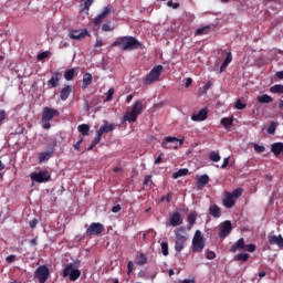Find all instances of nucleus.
Masks as SVG:
<instances>
[{"mask_svg":"<svg viewBox=\"0 0 283 283\" xmlns=\"http://www.w3.org/2000/svg\"><path fill=\"white\" fill-rule=\"evenodd\" d=\"M112 46H119L123 51L138 50L143 45L133 36H123L115 41Z\"/></svg>","mask_w":283,"mask_h":283,"instance_id":"obj_1","label":"nucleus"},{"mask_svg":"<svg viewBox=\"0 0 283 283\" xmlns=\"http://www.w3.org/2000/svg\"><path fill=\"white\" fill-rule=\"evenodd\" d=\"M59 115H61V112L59 109H54L52 107H44L42 111V127L44 129L52 128V124L50 122Z\"/></svg>","mask_w":283,"mask_h":283,"instance_id":"obj_2","label":"nucleus"},{"mask_svg":"<svg viewBox=\"0 0 283 283\" xmlns=\"http://www.w3.org/2000/svg\"><path fill=\"white\" fill-rule=\"evenodd\" d=\"M187 240L188 235L184 227L175 230V250L177 252H181L185 249Z\"/></svg>","mask_w":283,"mask_h":283,"instance_id":"obj_3","label":"nucleus"},{"mask_svg":"<svg viewBox=\"0 0 283 283\" xmlns=\"http://www.w3.org/2000/svg\"><path fill=\"white\" fill-rule=\"evenodd\" d=\"M163 65H157L155 66L149 74L146 76V78L144 80V84L145 85H150L153 83H155L156 81L159 80L161 73H163Z\"/></svg>","mask_w":283,"mask_h":283,"instance_id":"obj_4","label":"nucleus"},{"mask_svg":"<svg viewBox=\"0 0 283 283\" xmlns=\"http://www.w3.org/2000/svg\"><path fill=\"white\" fill-rule=\"evenodd\" d=\"M205 238L201 231L197 230L192 239V251L200 253L205 249Z\"/></svg>","mask_w":283,"mask_h":283,"instance_id":"obj_5","label":"nucleus"},{"mask_svg":"<svg viewBox=\"0 0 283 283\" xmlns=\"http://www.w3.org/2000/svg\"><path fill=\"white\" fill-rule=\"evenodd\" d=\"M32 181L43 184L52 180V175L48 170H41L40 172H32L30 175Z\"/></svg>","mask_w":283,"mask_h":283,"instance_id":"obj_6","label":"nucleus"},{"mask_svg":"<svg viewBox=\"0 0 283 283\" xmlns=\"http://www.w3.org/2000/svg\"><path fill=\"white\" fill-rule=\"evenodd\" d=\"M62 275L63 277L69 276L71 281H76L81 275V271L75 269L74 264L70 263L64 268Z\"/></svg>","mask_w":283,"mask_h":283,"instance_id":"obj_7","label":"nucleus"},{"mask_svg":"<svg viewBox=\"0 0 283 283\" xmlns=\"http://www.w3.org/2000/svg\"><path fill=\"white\" fill-rule=\"evenodd\" d=\"M40 283H45L50 279V269L46 265H40L34 273Z\"/></svg>","mask_w":283,"mask_h":283,"instance_id":"obj_8","label":"nucleus"},{"mask_svg":"<svg viewBox=\"0 0 283 283\" xmlns=\"http://www.w3.org/2000/svg\"><path fill=\"white\" fill-rule=\"evenodd\" d=\"M104 231V226L99 222H93L91 226L86 229L85 235L92 237V235H98Z\"/></svg>","mask_w":283,"mask_h":283,"instance_id":"obj_9","label":"nucleus"},{"mask_svg":"<svg viewBox=\"0 0 283 283\" xmlns=\"http://www.w3.org/2000/svg\"><path fill=\"white\" fill-rule=\"evenodd\" d=\"M174 143H179V145L181 146L184 143H185V139H178L176 137H171V136H168L164 139V142L161 143V146L165 148V149H177L178 148V145L176 144L175 146L172 145H169V144H174Z\"/></svg>","mask_w":283,"mask_h":283,"instance_id":"obj_10","label":"nucleus"},{"mask_svg":"<svg viewBox=\"0 0 283 283\" xmlns=\"http://www.w3.org/2000/svg\"><path fill=\"white\" fill-rule=\"evenodd\" d=\"M231 231H232V223H231V221L227 220L220 224L219 237L224 239L231 233Z\"/></svg>","mask_w":283,"mask_h":283,"instance_id":"obj_11","label":"nucleus"},{"mask_svg":"<svg viewBox=\"0 0 283 283\" xmlns=\"http://www.w3.org/2000/svg\"><path fill=\"white\" fill-rule=\"evenodd\" d=\"M115 129V125H108L107 122H104V125L96 132V137L101 140L103 134H108Z\"/></svg>","mask_w":283,"mask_h":283,"instance_id":"obj_12","label":"nucleus"},{"mask_svg":"<svg viewBox=\"0 0 283 283\" xmlns=\"http://www.w3.org/2000/svg\"><path fill=\"white\" fill-rule=\"evenodd\" d=\"M62 74L61 72H55L52 77L48 81V86L50 88H55L59 86V83L61 82Z\"/></svg>","mask_w":283,"mask_h":283,"instance_id":"obj_13","label":"nucleus"},{"mask_svg":"<svg viewBox=\"0 0 283 283\" xmlns=\"http://www.w3.org/2000/svg\"><path fill=\"white\" fill-rule=\"evenodd\" d=\"M208 117V109L207 108H202L198 114H193L191 116V119L193 122H203L206 120Z\"/></svg>","mask_w":283,"mask_h":283,"instance_id":"obj_14","label":"nucleus"},{"mask_svg":"<svg viewBox=\"0 0 283 283\" xmlns=\"http://www.w3.org/2000/svg\"><path fill=\"white\" fill-rule=\"evenodd\" d=\"M235 205V200L232 197L231 192H226L224 193V199H223V206L228 209H231L232 207H234Z\"/></svg>","mask_w":283,"mask_h":283,"instance_id":"obj_15","label":"nucleus"},{"mask_svg":"<svg viewBox=\"0 0 283 283\" xmlns=\"http://www.w3.org/2000/svg\"><path fill=\"white\" fill-rule=\"evenodd\" d=\"M52 156H54V149L43 151V153H39L38 154L39 163L43 164V163L50 160V158H52Z\"/></svg>","mask_w":283,"mask_h":283,"instance_id":"obj_16","label":"nucleus"},{"mask_svg":"<svg viewBox=\"0 0 283 283\" xmlns=\"http://www.w3.org/2000/svg\"><path fill=\"white\" fill-rule=\"evenodd\" d=\"M88 34V32L86 30H82V31H72L70 33V38L72 40H76V41H80V40H83L86 35Z\"/></svg>","mask_w":283,"mask_h":283,"instance_id":"obj_17","label":"nucleus"},{"mask_svg":"<svg viewBox=\"0 0 283 283\" xmlns=\"http://www.w3.org/2000/svg\"><path fill=\"white\" fill-rule=\"evenodd\" d=\"M245 240L240 238L230 249L231 252L235 253L238 250H245Z\"/></svg>","mask_w":283,"mask_h":283,"instance_id":"obj_18","label":"nucleus"},{"mask_svg":"<svg viewBox=\"0 0 283 283\" xmlns=\"http://www.w3.org/2000/svg\"><path fill=\"white\" fill-rule=\"evenodd\" d=\"M269 242H270V244H277L279 248L283 249V237L282 235L276 237V235L270 234Z\"/></svg>","mask_w":283,"mask_h":283,"instance_id":"obj_19","label":"nucleus"},{"mask_svg":"<svg viewBox=\"0 0 283 283\" xmlns=\"http://www.w3.org/2000/svg\"><path fill=\"white\" fill-rule=\"evenodd\" d=\"M72 93V86L70 85H65L61 92H60V98L61 101H66L70 96V94Z\"/></svg>","mask_w":283,"mask_h":283,"instance_id":"obj_20","label":"nucleus"},{"mask_svg":"<svg viewBox=\"0 0 283 283\" xmlns=\"http://www.w3.org/2000/svg\"><path fill=\"white\" fill-rule=\"evenodd\" d=\"M271 151L277 157L283 153V143H274L271 146Z\"/></svg>","mask_w":283,"mask_h":283,"instance_id":"obj_21","label":"nucleus"},{"mask_svg":"<svg viewBox=\"0 0 283 283\" xmlns=\"http://www.w3.org/2000/svg\"><path fill=\"white\" fill-rule=\"evenodd\" d=\"M182 223L181 214L179 212H175L170 219V224L172 227L180 226Z\"/></svg>","mask_w":283,"mask_h":283,"instance_id":"obj_22","label":"nucleus"},{"mask_svg":"<svg viewBox=\"0 0 283 283\" xmlns=\"http://www.w3.org/2000/svg\"><path fill=\"white\" fill-rule=\"evenodd\" d=\"M130 112L134 113L136 116L140 115L142 112H143V103H142V101H137L134 104V106H133Z\"/></svg>","mask_w":283,"mask_h":283,"instance_id":"obj_23","label":"nucleus"},{"mask_svg":"<svg viewBox=\"0 0 283 283\" xmlns=\"http://www.w3.org/2000/svg\"><path fill=\"white\" fill-rule=\"evenodd\" d=\"M209 213L214 218H219L221 216V209L217 205H212L209 209Z\"/></svg>","mask_w":283,"mask_h":283,"instance_id":"obj_24","label":"nucleus"},{"mask_svg":"<svg viewBox=\"0 0 283 283\" xmlns=\"http://www.w3.org/2000/svg\"><path fill=\"white\" fill-rule=\"evenodd\" d=\"M92 75L90 73H85L83 75V85H82V88H86L88 85L92 84Z\"/></svg>","mask_w":283,"mask_h":283,"instance_id":"obj_25","label":"nucleus"},{"mask_svg":"<svg viewBox=\"0 0 283 283\" xmlns=\"http://www.w3.org/2000/svg\"><path fill=\"white\" fill-rule=\"evenodd\" d=\"M256 101L261 104H270L273 102V98L266 94L258 96Z\"/></svg>","mask_w":283,"mask_h":283,"instance_id":"obj_26","label":"nucleus"},{"mask_svg":"<svg viewBox=\"0 0 283 283\" xmlns=\"http://www.w3.org/2000/svg\"><path fill=\"white\" fill-rule=\"evenodd\" d=\"M135 262L137 265H145L147 263V256L144 253H139V255L136 256Z\"/></svg>","mask_w":283,"mask_h":283,"instance_id":"obj_27","label":"nucleus"},{"mask_svg":"<svg viewBox=\"0 0 283 283\" xmlns=\"http://www.w3.org/2000/svg\"><path fill=\"white\" fill-rule=\"evenodd\" d=\"M249 259H250V254L245 252L238 253L234 256V261H241V262H247Z\"/></svg>","mask_w":283,"mask_h":283,"instance_id":"obj_28","label":"nucleus"},{"mask_svg":"<svg viewBox=\"0 0 283 283\" xmlns=\"http://www.w3.org/2000/svg\"><path fill=\"white\" fill-rule=\"evenodd\" d=\"M231 62H232V54H231V52H229L227 54V57L224 59L222 65H221L220 71L223 72Z\"/></svg>","mask_w":283,"mask_h":283,"instance_id":"obj_29","label":"nucleus"},{"mask_svg":"<svg viewBox=\"0 0 283 283\" xmlns=\"http://www.w3.org/2000/svg\"><path fill=\"white\" fill-rule=\"evenodd\" d=\"M208 182H209V177L207 175L201 176L198 179V188L199 189L203 188Z\"/></svg>","mask_w":283,"mask_h":283,"instance_id":"obj_30","label":"nucleus"},{"mask_svg":"<svg viewBox=\"0 0 283 283\" xmlns=\"http://www.w3.org/2000/svg\"><path fill=\"white\" fill-rule=\"evenodd\" d=\"M137 117L138 115L130 112L124 116V122L135 123L137 120Z\"/></svg>","mask_w":283,"mask_h":283,"instance_id":"obj_31","label":"nucleus"},{"mask_svg":"<svg viewBox=\"0 0 283 283\" xmlns=\"http://www.w3.org/2000/svg\"><path fill=\"white\" fill-rule=\"evenodd\" d=\"M77 130L83 135V136H87L88 132H90V126L86 124H82L77 127Z\"/></svg>","mask_w":283,"mask_h":283,"instance_id":"obj_32","label":"nucleus"},{"mask_svg":"<svg viewBox=\"0 0 283 283\" xmlns=\"http://www.w3.org/2000/svg\"><path fill=\"white\" fill-rule=\"evenodd\" d=\"M75 75H76V74H75V70H74V69H70V70H67V71L65 72L64 78H65L66 81H72Z\"/></svg>","mask_w":283,"mask_h":283,"instance_id":"obj_33","label":"nucleus"},{"mask_svg":"<svg viewBox=\"0 0 283 283\" xmlns=\"http://www.w3.org/2000/svg\"><path fill=\"white\" fill-rule=\"evenodd\" d=\"M93 4V0H82L81 1V10H88L91 6Z\"/></svg>","mask_w":283,"mask_h":283,"instance_id":"obj_34","label":"nucleus"},{"mask_svg":"<svg viewBox=\"0 0 283 283\" xmlns=\"http://www.w3.org/2000/svg\"><path fill=\"white\" fill-rule=\"evenodd\" d=\"M188 172H189V170L187 168L180 169L172 175V178L177 179L179 177L186 176Z\"/></svg>","mask_w":283,"mask_h":283,"instance_id":"obj_35","label":"nucleus"},{"mask_svg":"<svg viewBox=\"0 0 283 283\" xmlns=\"http://www.w3.org/2000/svg\"><path fill=\"white\" fill-rule=\"evenodd\" d=\"M271 93L274 94H283V85H274L273 87L270 88Z\"/></svg>","mask_w":283,"mask_h":283,"instance_id":"obj_36","label":"nucleus"},{"mask_svg":"<svg viewBox=\"0 0 283 283\" xmlns=\"http://www.w3.org/2000/svg\"><path fill=\"white\" fill-rule=\"evenodd\" d=\"M209 159H210L211 161H213V163H218V161H220L221 157H220V155H219L218 153L212 151V153L210 154V156H209Z\"/></svg>","mask_w":283,"mask_h":283,"instance_id":"obj_37","label":"nucleus"},{"mask_svg":"<svg viewBox=\"0 0 283 283\" xmlns=\"http://www.w3.org/2000/svg\"><path fill=\"white\" fill-rule=\"evenodd\" d=\"M243 193V189L242 188H237L234 189L231 195H232V198L234 199H238L239 197H241Z\"/></svg>","mask_w":283,"mask_h":283,"instance_id":"obj_38","label":"nucleus"},{"mask_svg":"<svg viewBox=\"0 0 283 283\" xmlns=\"http://www.w3.org/2000/svg\"><path fill=\"white\" fill-rule=\"evenodd\" d=\"M6 118H8V113H6L3 109H0V126H3Z\"/></svg>","mask_w":283,"mask_h":283,"instance_id":"obj_39","label":"nucleus"},{"mask_svg":"<svg viewBox=\"0 0 283 283\" xmlns=\"http://www.w3.org/2000/svg\"><path fill=\"white\" fill-rule=\"evenodd\" d=\"M197 220V213H191L188 216V222L190 224V228L196 223Z\"/></svg>","mask_w":283,"mask_h":283,"instance_id":"obj_40","label":"nucleus"},{"mask_svg":"<svg viewBox=\"0 0 283 283\" xmlns=\"http://www.w3.org/2000/svg\"><path fill=\"white\" fill-rule=\"evenodd\" d=\"M276 127H277V124L275 122H272L270 127L268 128V133L270 135H274L275 134V130H276Z\"/></svg>","mask_w":283,"mask_h":283,"instance_id":"obj_41","label":"nucleus"},{"mask_svg":"<svg viewBox=\"0 0 283 283\" xmlns=\"http://www.w3.org/2000/svg\"><path fill=\"white\" fill-rule=\"evenodd\" d=\"M247 107V104L242 103L241 99H238L234 104V108L235 109H239V111H242Z\"/></svg>","mask_w":283,"mask_h":283,"instance_id":"obj_42","label":"nucleus"},{"mask_svg":"<svg viewBox=\"0 0 283 283\" xmlns=\"http://www.w3.org/2000/svg\"><path fill=\"white\" fill-rule=\"evenodd\" d=\"M232 119H230V118H222L221 119V124L226 127V128H228V127H230L231 125H232Z\"/></svg>","mask_w":283,"mask_h":283,"instance_id":"obj_43","label":"nucleus"},{"mask_svg":"<svg viewBox=\"0 0 283 283\" xmlns=\"http://www.w3.org/2000/svg\"><path fill=\"white\" fill-rule=\"evenodd\" d=\"M161 250H163V254L165 256H167L169 254L168 243L167 242H161Z\"/></svg>","mask_w":283,"mask_h":283,"instance_id":"obj_44","label":"nucleus"},{"mask_svg":"<svg viewBox=\"0 0 283 283\" xmlns=\"http://www.w3.org/2000/svg\"><path fill=\"white\" fill-rule=\"evenodd\" d=\"M255 249H256V245L255 244H253V243H250V244H245V249H244V251H248V252H254L255 251Z\"/></svg>","mask_w":283,"mask_h":283,"instance_id":"obj_45","label":"nucleus"},{"mask_svg":"<svg viewBox=\"0 0 283 283\" xmlns=\"http://www.w3.org/2000/svg\"><path fill=\"white\" fill-rule=\"evenodd\" d=\"M99 142H101V139L95 136L94 140L92 142V144L90 145L87 150L88 151L92 150Z\"/></svg>","mask_w":283,"mask_h":283,"instance_id":"obj_46","label":"nucleus"},{"mask_svg":"<svg viewBox=\"0 0 283 283\" xmlns=\"http://www.w3.org/2000/svg\"><path fill=\"white\" fill-rule=\"evenodd\" d=\"M210 28L206 27V28H201L197 30V34L201 35V34H207L209 32Z\"/></svg>","mask_w":283,"mask_h":283,"instance_id":"obj_47","label":"nucleus"},{"mask_svg":"<svg viewBox=\"0 0 283 283\" xmlns=\"http://www.w3.org/2000/svg\"><path fill=\"white\" fill-rule=\"evenodd\" d=\"M254 150H255L256 153L261 154V153H264V151H265V147L255 144V145H254Z\"/></svg>","mask_w":283,"mask_h":283,"instance_id":"obj_48","label":"nucleus"},{"mask_svg":"<svg viewBox=\"0 0 283 283\" xmlns=\"http://www.w3.org/2000/svg\"><path fill=\"white\" fill-rule=\"evenodd\" d=\"M115 91L113 88H111L107 94H106V102L112 101L113 95H114Z\"/></svg>","mask_w":283,"mask_h":283,"instance_id":"obj_49","label":"nucleus"},{"mask_svg":"<svg viewBox=\"0 0 283 283\" xmlns=\"http://www.w3.org/2000/svg\"><path fill=\"white\" fill-rule=\"evenodd\" d=\"M49 55H50V53H48V52H42V53H40V54L38 55V60H39V61H43V60L48 59Z\"/></svg>","mask_w":283,"mask_h":283,"instance_id":"obj_50","label":"nucleus"},{"mask_svg":"<svg viewBox=\"0 0 283 283\" xmlns=\"http://www.w3.org/2000/svg\"><path fill=\"white\" fill-rule=\"evenodd\" d=\"M105 18L102 17V14L97 15L95 19H94V24L95 25H99L101 22L104 20Z\"/></svg>","mask_w":283,"mask_h":283,"instance_id":"obj_51","label":"nucleus"},{"mask_svg":"<svg viewBox=\"0 0 283 283\" xmlns=\"http://www.w3.org/2000/svg\"><path fill=\"white\" fill-rule=\"evenodd\" d=\"M113 29L111 28L109 23H105L102 27V31L104 32H111Z\"/></svg>","mask_w":283,"mask_h":283,"instance_id":"obj_52","label":"nucleus"},{"mask_svg":"<svg viewBox=\"0 0 283 283\" xmlns=\"http://www.w3.org/2000/svg\"><path fill=\"white\" fill-rule=\"evenodd\" d=\"M206 258L209 260H213L216 258V253L213 251H208Z\"/></svg>","mask_w":283,"mask_h":283,"instance_id":"obj_53","label":"nucleus"},{"mask_svg":"<svg viewBox=\"0 0 283 283\" xmlns=\"http://www.w3.org/2000/svg\"><path fill=\"white\" fill-rule=\"evenodd\" d=\"M17 260V256L14 254H10L7 256L6 261L9 263H12Z\"/></svg>","mask_w":283,"mask_h":283,"instance_id":"obj_54","label":"nucleus"},{"mask_svg":"<svg viewBox=\"0 0 283 283\" xmlns=\"http://www.w3.org/2000/svg\"><path fill=\"white\" fill-rule=\"evenodd\" d=\"M109 8H105L104 11L99 14L103 19H105L109 14Z\"/></svg>","mask_w":283,"mask_h":283,"instance_id":"obj_55","label":"nucleus"},{"mask_svg":"<svg viewBox=\"0 0 283 283\" xmlns=\"http://www.w3.org/2000/svg\"><path fill=\"white\" fill-rule=\"evenodd\" d=\"M133 269H134V263H133V261H129L128 264H127V270H128L127 273L128 274L132 273Z\"/></svg>","mask_w":283,"mask_h":283,"instance_id":"obj_56","label":"nucleus"},{"mask_svg":"<svg viewBox=\"0 0 283 283\" xmlns=\"http://www.w3.org/2000/svg\"><path fill=\"white\" fill-rule=\"evenodd\" d=\"M171 199H172V193L171 192H169L166 197L161 198L163 201L166 200L167 202H170Z\"/></svg>","mask_w":283,"mask_h":283,"instance_id":"obj_57","label":"nucleus"},{"mask_svg":"<svg viewBox=\"0 0 283 283\" xmlns=\"http://www.w3.org/2000/svg\"><path fill=\"white\" fill-rule=\"evenodd\" d=\"M39 223V220L38 219H33V220H31L30 221V227L32 228V229H34V228H36V224Z\"/></svg>","mask_w":283,"mask_h":283,"instance_id":"obj_58","label":"nucleus"},{"mask_svg":"<svg viewBox=\"0 0 283 283\" xmlns=\"http://www.w3.org/2000/svg\"><path fill=\"white\" fill-rule=\"evenodd\" d=\"M82 143H83V138H81L75 145H73L74 149L78 150Z\"/></svg>","mask_w":283,"mask_h":283,"instance_id":"obj_59","label":"nucleus"},{"mask_svg":"<svg viewBox=\"0 0 283 283\" xmlns=\"http://www.w3.org/2000/svg\"><path fill=\"white\" fill-rule=\"evenodd\" d=\"M167 6H168L169 8H174V9H177V8L179 7L178 3H175V4H174L172 1H168Z\"/></svg>","mask_w":283,"mask_h":283,"instance_id":"obj_60","label":"nucleus"},{"mask_svg":"<svg viewBox=\"0 0 283 283\" xmlns=\"http://www.w3.org/2000/svg\"><path fill=\"white\" fill-rule=\"evenodd\" d=\"M151 181V176H146L144 179V185L147 186Z\"/></svg>","mask_w":283,"mask_h":283,"instance_id":"obj_61","label":"nucleus"},{"mask_svg":"<svg viewBox=\"0 0 283 283\" xmlns=\"http://www.w3.org/2000/svg\"><path fill=\"white\" fill-rule=\"evenodd\" d=\"M101 46H103V42H102V40L97 39L94 48L97 49V48H101Z\"/></svg>","mask_w":283,"mask_h":283,"instance_id":"obj_62","label":"nucleus"},{"mask_svg":"<svg viewBox=\"0 0 283 283\" xmlns=\"http://www.w3.org/2000/svg\"><path fill=\"white\" fill-rule=\"evenodd\" d=\"M119 210H120V206H119V205L114 206V207L112 208V211H113L114 213L118 212Z\"/></svg>","mask_w":283,"mask_h":283,"instance_id":"obj_63","label":"nucleus"},{"mask_svg":"<svg viewBox=\"0 0 283 283\" xmlns=\"http://www.w3.org/2000/svg\"><path fill=\"white\" fill-rule=\"evenodd\" d=\"M275 75L277 78L283 80V71L277 72Z\"/></svg>","mask_w":283,"mask_h":283,"instance_id":"obj_64","label":"nucleus"}]
</instances>
